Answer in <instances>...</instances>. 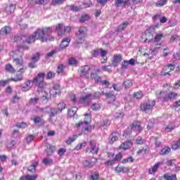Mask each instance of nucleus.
Masks as SVG:
<instances>
[{
    "label": "nucleus",
    "mask_w": 180,
    "mask_h": 180,
    "mask_svg": "<svg viewBox=\"0 0 180 180\" xmlns=\"http://www.w3.org/2000/svg\"><path fill=\"white\" fill-rule=\"evenodd\" d=\"M51 32H53L51 27H46L43 29L38 28L34 34L27 37H25L24 44L25 43H27L28 44L34 43L36 40H41L43 43L46 41H54V37H50Z\"/></svg>",
    "instance_id": "f257e3e1"
},
{
    "label": "nucleus",
    "mask_w": 180,
    "mask_h": 180,
    "mask_svg": "<svg viewBox=\"0 0 180 180\" xmlns=\"http://www.w3.org/2000/svg\"><path fill=\"white\" fill-rule=\"evenodd\" d=\"M45 76L46 73L39 72L32 80V82L35 84V85L38 84V91H43V89H44L47 85V84L44 82Z\"/></svg>",
    "instance_id": "f03ea898"
},
{
    "label": "nucleus",
    "mask_w": 180,
    "mask_h": 180,
    "mask_svg": "<svg viewBox=\"0 0 180 180\" xmlns=\"http://www.w3.org/2000/svg\"><path fill=\"white\" fill-rule=\"evenodd\" d=\"M86 33V28L85 27H81L78 32H76V44L82 43L83 39L85 37Z\"/></svg>",
    "instance_id": "7ed1b4c3"
},
{
    "label": "nucleus",
    "mask_w": 180,
    "mask_h": 180,
    "mask_svg": "<svg viewBox=\"0 0 180 180\" xmlns=\"http://www.w3.org/2000/svg\"><path fill=\"white\" fill-rule=\"evenodd\" d=\"M56 32L58 36H64L65 33H70L71 32V27H64V25L58 24V25L56 26Z\"/></svg>",
    "instance_id": "20e7f679"
},
{
    "label": "nucleus",
    "mask_w": 180,
    "mask_h": 180,
    "mask_svg": "<svg viewBox=\"0 0 180 180\" xmlns=\"http://www.w3.org/2000/svg\"><path fill=\"white\" fill-rule=\"evenodd\" d=\"M86 153H91V154H98L99 152V145L94 142V141H89V147L86 149Z\"/></svg>",
    "instance_id": "39448f33"
},
{
    "label": "nucleus",
    "mask_w": 180,
    "mask_h": 180,
    "mask_svg": "<svg viewBox=\"0 0 180 180\" xmlns=\"http://www.w3.org/2000/svg\"><path fill=\"white\" fill-rule=\"evenodd\" d=\"M85 118L84 122H79V123L76 124V127H77L78 128L79 127H84V126H88L89 124V123H91V114L89 113H86L84 114Z\"/></svg>",
    "instance_id": "423d86ee"
},
{
    "label": "nucleus",
    "mask_w": 180,
    "mask_h": 180,
    "mask_svg": "<svg viewBox=\"0 0 180 180\" xmlns=\"http://www.w3.org/2000/svg\"><path fill=\"white\" fill-rule=\"evenodd\" d=\"M94 99L92 98V94H86L84 96H82L80 98L79 103H82L83 105H85L86 106H88L91 103V101Z\"/></svg>",
    "instance_id": "0eeeda50"
},
{
    "label": "nucleus",
    "mask_w": 180,
    "mask_h": 180,
    "mask_svg": "<svg viewBox=\"0 0 180 180\" xmlns=\"http://www.w3.org/2000/svg\"><path fill=\"white\" fill-rule=\"evenodd\" d=\"M90 71H91V67H89V65L82 66L80 69L81 77H84L85 78H89Z\"/></svg>",
    "instance_id": "6e6552de"
},
{
    "label": "nucleus",
    "mask_w": 180,
    "mask_h": 180,
    "mask_svg": "<svg viewBox=\"0 0 180 180\" xmlns=\"http://www.w3.org/2000/svg\"><path fill=\"white\" fill-rule=\"evenodd\" d=\"M133 146V142L131 141H128L123 142L118 148V151H126V150H129L130 147Z\"/></svg>",
    "instance_id": "1a4fd4ad"
},
{
    "label": "nucleus",
    "mask_w": 180,
    "mask_h": 180,
    "mask_svg": "<svg viewBox=\"0 0 180 180\" xmlns=\"http://www.w3.org/2000/svg\"><path fill=\"white\" fill-rule=\"evenodd\" d=\"M175 70V65L169 64L165 67L163 69V72H162V75L163 77H166V75H171L169 73L171 71H174Z\"/></svg>",
    "instance_id": "9d476101"
},
{
    "label": "nucleus",
    "mask_w": 180,
    "mask_h": 180,
    "mask_svg": "<svg viewBox=\"0 0 180 180\" xmlns=\"http://www.w3.org/2000/svg\"><path fill=\"white\" fill-rule=\"evenodd\" d=\"M153 106H155V101H148V103H146L141 105V109L144 112H146V110H150L153 109Z\"/></svg>",
    "instance_id": "9b49d317"
},
{
    "label": "nucleus",
    "mask_w": 180,
    "mask_h": 180,
    "mask_svg": "<svg viewBox=\"0 0 180 180\" xmlns=\"http://www.w3.org/2000/svg\"><path fill=\"white\" fill-rule=\"evenodd\" d=\"M33 82H31L30 80L27 81L24 84H22L21 91H22V92H27V91H30L33 87Z\"/></svg>",
    "instance_id": "f8f14e48"
},
{
    "label": "nucleus",
    "mask_w": 180,
    "mask_h": 180,
    "mask_svg": "<svg viewBox=\"0 0 180 180\" xmlns=\"http://www.w3.org/2000/svg\"><path fill=\"white\" fill-rule=\"evenodd\" d=\"M104 95L107 98L108 103H113V102L116 101V96L115 95V91L104 93Z\"/></svg>",
    "instance_id": "ddd939ff"
},
{
    "label": "nucleus",
    "mask_w": 180,
    "mask_h": 180,
    "mask_svg": "<svg viewBox=\"0 0 180 180\" xmlns=\"http://www.w3.org/2000/svg\"><path fill=\"white\" fill-rule=\"evenodd\" d=\"M97 161L98 159H96V158H93V160H85L83 162V165L85 168L87 169L92 168V167H94V165L96 164Z\"/></svg>",
    "instance_id": "4468645a"
},
{
    "label": "nucleus",
    "mask_w": 180,
    "mask_h": 180,
    "mask_svg": "<svg viewBox=\"0 0 180 180\" xmlns=\"http://www.w3.org/2000/svg\"><path fill=\"white\" fill-rule=\"evenodd\" d=\"M115 4L117 8H124L126 5L130 4V0H115Z\"/></svg>",
    "instance_id": "2eb2a0df"
},
{
    "label": "nucleus",
    "mask_w": 180,
    "mask_h": 180,
    "mask_svg": "<svg viewBox=\"0 0 180 180\" xmlns=\"http://www.w3.org/2000/svg\"><path fill=\"white\" fill-rule=\"evenodd\" d=\"M131 130H134V131H137L138 133H140L141 130H143V128L140 125V122L135 121L132 124Z\"/></svg>",
    "instance_id": "dca6fc26"
},
{
    "label": "nucleus",
    "mask_w": 180,
    "mask_h": 180,
    "mask_svg": "<svg viewBox=\"0 0 180 180\" xmlns=\"http://www.w3.org/2000/svg\"><path fill=\"white\" fill-rule=\"evenodd\" d=\"M145 36V43H150L153 39H154V35L150 31L147 30L145 32V34L143 35V37Z\"/></svg>",
    "instance_id": "f3484780"
},
{
    "label": "nucleus",
    "mask_w": 180,
    "mask_h": 180,
    "mask_svg": "<svg viewBox=\"0 0 180 180\" xmlns=\"http://www.w3.org/2000/svg\"><path fill=\"white\" fill-rule=\"evenodd\" d=\"M12 32V29L9 26L3 27L0 30L1 36H8Z\"/></svg>",
    "instance_id": "a211bd4d"
},
{
    "label": "nucleus",
    "mask_w": 180,
    "mask_h": 180,
    "mask_svg": "<svg viewBox=\"0 0 180 180\" xmlns=\"http://www.w3.org/2000/svg\"><path fill=\"white\" fill-rule=\"evenodd\" d=\"M122 55H115L113 60H112V65L114 67H117V65H119V63L122 62Z\"/></svg>",
    "instance_id": "6ab92c4d"
},
{
    "label": "nucleus",
    "mask_w": 180,
    "mask_h": 180,
    "mask_svg": "<svg viewBox=\"0 0 180 180\" xmlns=\"http://www.w3.org/2000/svg\"><path fill=\"white\" fill-rule=\"evenodd\" d=\"M119 140V134L117 132H113L109 136L110 144H113L114 141H117Z\"/></svg>",
    "instance_id": "aec40b11"
},
{
    "label": "nucleus",
    "mask_w": 180,
    "mask_h": 180,
    "mask_svg": "<svg viewBox=\"0 0 180 180\" xmlns=\"http://www.w3.org/2000/svg\"><path fill=\"white\" fill-rule=\"evenodd\" d=\"M70 41H71V39H70L69 38L64 39L60 43V49L61 50L67 49V47H68V45L70 44Z\"/></svg>",
    "instance_id": "412c9836"
},
{
    "label": "nucleus",
    "mask_w": 180,
    "mask_h": 180,
    "mask_svg": "<svg viewBox=\"0 0 180 180\" xmlns=\"http://www.w3.org/2000/svg\"><path fill=\"white\" fill-rule=\"evenodd\" d=\"M98 126L99 127H104V129H106V127H109V126H110V120H103L98 123Z\"/></svg>",
    "instance_id": "4be33fe9"
},
{
    "label": "nucleus",
    "mask_w": 180,
    "mask_h": 180,
    "mask_svg": "<svg viewBox=\"0 0 180 180\" xmlns=\"http://www.w3.org/2000/svg\"><path fill=\"white\" fill-rule=\"evenodd\" d=\"M31 120L34 122V124H39V126L41 124H44V120H43L41 117H35L31 118Z\"/></svg>",
    "instance_id": "5701e85b"
},
{
    "label": "nucleus",
    "mask_w": 180,
    "mask_h": 180,
    "mask_svg": "<svg viewBox=\"0 0 180 180\" xmlns=\"http://www.w3.org/2000/svg\"><path fill=\"white\" fill-rule=\"evenodd\" d=\"M46 155L50 156L53 154V153H54V151H56V147L53 146L51 145H46Z\"/></svg>",
    "instance_id": "b1692460"
},
{
    "label": "nucleus",
    "mask_w": 180,
    "mask_h": 180,
    "mask_svg": "<svg viewBox=\"0 0 180 180\" xmlns=\"http://www.w3.org/2000/svg\"><path fill=\"white\" fill-rule=\"evenodd\" d=\"M160 165H162V162H158L156 163L152 168L149 169V174H155L157 172V170L158 169V167Z\"/></svg>",
    "instance_id": "393cba45"
},
{
    "label": "nucleus",
    "mask_w": 180,
    "mask_h": 180,
    "mask_svg": "<svg viewBox=\"0 0 180 180\" xmlns=\"http://www.w3.org/2000/svg\"><path fill=\"white\" fill-rule=\"evenodd\" d=\"M25 40H26V37L25 36H19V35H15L14 37V41L16 43H22L25 44Z\"/></svg>",
    "instance_id": "a878e982"
},
{
    "label": "nucleus",
    "mask_w": 180,
    "mask_h": 180,
    "mask_svg": "<svg viewBox=\"0 0 180 180\" xmlns=\"http://www.w3.org/2000/svg\"><path fill=\"white\" fill-rule=\"evenodd\" d=\"M23 80V75L22 74H17L15 77L11 78V81H13V82H19Z\"/></svg>",
    "instance_id": "bb28decb"
},
{
    "label": "nucleus",
    "mask_w": 180,
    "mask_h": 180,
    "mask_svg": "<svg viewBox=\"0 0 180 180\" xmlns=\"http://www.w3.org/2000/svg\"><path fill=\"white\" fill-rule=\"evenodd\" d=\"M39 165L38 162H32L30 166L28 167V171L30 172H36V167Z\"/></svg>",
    "instance_id": "cd10ccee"
},
{
    "label": "nucleus",
    "mask_w": 180,
    "mask_h": 180,
    "mask_svg": "<svg viewBox=\"0 0 180 180\" xmlns=\"http://www.w3.org/2000/svg\"><path fill=\"white\" fill-rule=\"evenodd\" d=\"M165 180H177L176 174H165L163 176Z\"/></svg>",
    "instance_id": "c85d7f7f"
},
{
    "label": "nucleus",
    "mask_w": 180,
    "mask_h": 180,
    "mask_svg": "<svg viewBox=\"0 0 180 180\" xmlns=\"http://www.w3.org/2000/svg\"><path fill=\"white\" fill-rule=\"evenodd\" d=\"M5 70L7 71V72H11V74H15V72H16V70L15 68H13V66H12L11 64L6 65Z\"/></svg>",
    "instance_id": "c756f323"
},
{
    "label": "nucleus",
    "mask_w": 180,
    "mask_h": 180,
    "mask_svg": "<svg viewBox=\"0 0 180 180\" xmlns=\"http://www.w3.org/2000/svg\"><path fill=\"white\" fill-rule=\"evenodd\" d=\"M101 108V103H94L90 105V108L91 110L98 111L100 110Z\"/></svg>",
    "instance_id": "7c9ffc66"
},
{
    "label": "nucleus",
    "mask_w": 180,
    "mask_h": 180,
    "mask_svg": "<svg viewBox=\"0 0 180 180\" xmlns=\"http://www.w3.org/2000/svg\"><path fill=\"white\" fill-rule=\"evenodd\" d=\"M171 153V148L169 147H165L162 148L160 152V155H167Z\"/></svg>",
    "instance_id": "2f4dec72"
},
{
    "label": "nucleus",
    "mask_w": 180,
    "mask_h": 180,
    "mask_svg": "<svg viewBox=\"0 0 180 180\" xmlns=\"http://www.w3.org/2000/svg\"><path fill=\"white\" fill-rule=\"evenodd\" d=\"M78 110V108L77 107H72V108L69 109L68 111V115L72 117V116L75 115V113H77V111Z\"/></svg>",
    "instance_id": "473e14b6"
},
{
    "label": "nucleus",
    "mask_w": 180,
    "mask_h": 180,
    "mask_svg": "<svg viewBox=\"0 0 180 180\" xmlns=\"http://www.w3.org/2000/svg\"><path fill=\"white\" fill-rule=\"evenodd\" d=\"M82 127V131L84 134H86L87 133H91V131H92V127L91 126L84 125V127Z\"/></svg>",
    "instance_id": "72a5a7b5"
},
{
    "label": "nucleus",
    "mask_w": 180,
    "mask_h": 180,
    "mask_svg": "<svg viewBox=\"0 0 180 180\" xmlns=\"http://www.w3.org/2000/svg\"><path fill=\"white\" fill-rule=\"evenodd\" d=\"M149 150H150L148 149V146H145L143 148H140L138 150L137 154H139V155H140V154H148Z\"/></svg>",
    "instance_id": "f704fd0d"
},
{
    "label": "nucleus",
    "mask_w": 180,
    "mask_h": 180,
    "mask_svg": "<svg viewBox=\"0 0 180 180\" xmlns=\"http://www.w3.org/2000/svg\"><path fill=\"white\" fill-rule=\"evenodd\" d=\"M127 26H129V22H124L118 27L117 32H122V30H124V29L127 28Z\"/></svg>",
    "instance_id": "c9c22d12"
},
{
    "label": "nucleus",
    "mask_w": 180,
    "mask_h": 180,
    "mask_svg": "<svg viewBox=\"0 0 180 180\" xmlns=\"http://www.w3.org/2000/svg\"><path fill=\"white\" fill-rule=\"evenodd\" d=\"M57 113H60V111L56 108H51L49 116L50 117H54L57 115Z\"/></svg>",
    "instance_id": "e433bc0d"
},
{
    "label": "nucleus",
    "mask_w": 180,
    "mask_h": 180,
    "mask_svg": "<svg viewBox=\"0 0 180 180\" xmlns=\"http://www.w3.org/2000/svg\"><path fill=\"white\" fill-rule=\"evenodd\" d=\"M76 139H78V135H77V134H75L72 136L69 137L68 139L66 140V144H69L70 145L72 143H74V141Z\"/></svg>",
    "instance_id": "4c0bfd02"
},
{
    "label": "nucleus",
    "mask_w": 180,
    "mask_h": 180,
    "mask_svg": "<svg viewBox=\"0 0 180 180\" xmlns=\"http://www.w3.org/2000/svg\"><path fill=\"white\" fill-rule=\"evenodd\" d=\"M6 11L7 13H13V12H15V5L10 4L6 8Z\"/></svg>",
    "instance_id": "58836bf2"
},
{
    "label": "nucleus",
    "mask_w": 180,
    "mask_h": 180,
    "mask_svg": "<svg viewBox=\"0 0 180 180\" xmlns=\"http://www.w3.org/2000/svg\"><path fill=\"white\" fill-rule=\"evenodd\" d=\"M53 89L56 91L54 93V96H57V95H60V84H55L53 85Z\"/></svg>",
    "instance_id": "ea45409f"
},
{
    "label": "nucleus",
    "mask_w": 180,
    "mask_h": 180,
    "mask_svg": "<svg viewBox=\"0 0 180 180\" xmlns=\"http://www.w3.org/2000/svg\"><path fill=\"white\" fill-rule=\"evenodd\" d=\"M40 101V98L39 97H35V98H32L30 99V105H37L39 103V101Z\"/></svg>",
    "instance_id": "a19ab883"
},
{
    "label": "nucleus",
    "mask_w": 180,
    "mask_h": 180,
    "mask_svg": "<svg viewBox=\"0 0 180 180\" xmlns=\"http://www.w3.org/2000/svg\"><path fill=\"white\" fill-rule=\"evenodd\" d=\"M31 60L32 61H33V63H37V61L40 60V53H39V52H37L32 56Z\"/></svg>",
    "instance_id": "79ce46f5"
},
{
    "label": "nucleus",
    "mask_w": 180,
    "mask_h": 180,
    "mask_svg": "<svg viewBox=\"0 0 180 180\" xmlns=\"http://www.w3.org/2000/svg\"><path fill=\"white\" fill-rule=\"evenodd\" d=\"M176 96H178V94L176 93L167 91L168 101H172V99H174V98H175Z\"/></svg>",
    "instance_id": "37998d69"
},
{
    "label": "nucleus",
    "mask_w": 180,
    "mask_h": 180,
    "mask_svg": "<svg viewBox=\"0 0 180 180\" xmlns=\"http://www.w3.org/2000/svg\"><path fill=\"white\" fill-rule=\"evenodd\" d=\"M102 95H105V92L102 91L101 92H95L94 94H92L93 99H98V98H101Z\"/></svg>",
    "instance_id": "c03bdc74"
},
{
    "label": "nucleus",
    "mask_w": 180,
    "mask_h": 180,
    "mask_svg": "<svg viewBox=\"0 0 180 180\" xmlns=\"http://www.w3.org/2000/svg\"><path fill=\"white\" fill-rule=\"evenodd\" d=\"M63 109H65V103L64 102H60L58 104V110L61 112Z\"/></svg>",
    "instance_id": "a18cd8bd"
},
{
    "label": "nucleus",
    "mask_w": 180,
    "mask_h": 180,
    "mask_svg": "<svg viewBox=\"0 0 180 180\" xmlns=\"http://www.w3.org/2000/svg\"><path fill=\"white\" fill-rule=\"evenodd\" d=\"M134 162V158L132 156H129L124 160H122V164H127V162Z\"/></svg>",
    "instance_id": "49530a36"
},
{
    "label": "nucleus",
    "mask_w": 180,
    "mask_h": 180,
    "mask_svg": "<svg viewBox=\"0 0 180 180\" xmlns=\"http://www.w3.org/2000/svg\"><path fill=\"white\" fill-rule=\"evenodd\" d=\"M180 40V36L179 35H173L171 38H170V42L171 43H174V41H179Z\"/></svg>",
    "instance_id": "de8ad7c7"
},
{
    "label": "nucleus",
    "mask_w": 180,
    "mask_h": 180,
    "mask_svg": "<svg viewBox=\"0 0 180 180\" xmlns=\"http://www.w3.org/2000/svg\"><path fill=\"white\" fill-rule=\"evenodd\" d=\"M125 88H131L133 86V82L130 80H126L124 82Z\"/></svg>",
    "instance_id": "09e8293b"
},
{
    "label": "nucleus",
    "mask_w": 180,
    "mask_h": 180,
    "mask_svg": "<svg viewBox=\"0 0 180 180\" xmlns=\"http://www.w3.org/2000/svg\"><path fill=\"white\" fill-rule=\"evenodd\" d=\"M167 2H168V0H160L156 3V6H164V5H166Z\"/></svg>",
    "instance_id": "8fccbe9b"
},
{
    "label": "nucleus",
    "mask_w": 180,
    "mask_h": 180,
    "mask_svg": "<svg viewBox=\"0 0 180 180\" xmlns=\"http://www.w3.org/2000/svg\"><path fill=\"white\" fill-rule=\"evenodd\" d=\"M15 65H17V67H22L23 65V62L22 60H20L19 58H15L13 60Z\"/></svg>",
    "instance_id": "3c124183"
},
{
    "label": "nucleus",
    "mask_w": 180,
    "mask_h": 180,
    "mask_svg": "<svg viewBox=\"0 0 180 180\" xmlns=\"http://www.w3.org/2000/svg\"><path fill=\"white\" fill-rule=\"evenodd\" d=\"M134 98H136V99H141V98H143V92L138 91V92L134 93Z\"/></svg>",
    "instance_id": "603ef678"
},
{
    "label": "nucleus",
    "mask_w": 180,
    "mask_h": 180,
    "mask_svg": "<svg viewBox=\"0 0 180 180\" xmlns=\"http://www.w3.org/2000/svg\"><path fill=\"white\" fill-rule=\"evenodd\" d=\"M28 2H30V4L34 2V4H37V5H43V4H44V0H28Z\"/></svg>",
    "instance_id": "864d4df0"
},
{
    "label": "nucleus",
    "mask_w": 180,
    "mask_h": 180,
    "mask_svg": "<svg viewBox=\"0 0 180 180\" xmlns=\"http://www.w3.org/2000/svg\"><path fill=\"white\" fill-rule=\"evenodd\" d=\"M122 152L120 151V153L116 155L112 160H114L115 162H117V161H120V160H122Z\"/></svg>",
    "instance_id": "5fc2aeb1"
},
{
    "label": "nucleus",
    "mask_w": 180,
    "mask_h": 180,
    "mask_svg": "<svg viewBox=\"0 0 180 180\" xmlns=\"http://www.w3.org/2000/svg\"><path fill=\"white\" fill-rule=\"evenodd\" d=\"M136 144H139V146H141L142 144H143L144 143H146V141H144V139H143V138H141V136L138 137L136 140Z\"/></svg>",
    "instance_id": "6e6d98bb"
},
{
    "label": "nucleus",
    "mask_w": 180,
    "mask_h": 180,
    "mask_svg": "<svg viewBox=\"0 0 180 180\" xmlns=\"http://www.w3.org/2000/svg\"><path fill=\"white\" fill-rule=\"evenodd\" d=\"M67 8H69V11H72L73 12H78L79 11V8L75 6H67Z\"/></svg>",
    "instance_id": "4d7b16f0"
},
{
    "label": "nucleus",
    "mask_w": 180,
    "mask_h": 180,
    "mask_svg": "<svg viewBox=\"0 0 180 180\" xmlns=\"http://www.w3.org/2000/svg\"><path fill=\"white\" fill-rule=\"evenodd\" d=\"M37 179V175H26L25 180H36Z\"/></svg>",
    "instance_id": "13d9d810"
},
{
    "label": "nucleus",
    "mask_w": 180,
    "mask_h": 180,
    "mask_svg": "<svg viewBox=\"0 0 180 180\" xmlns=\"http://www.w3.org/2000/svg\"><path fill=\"white\" fill-rule=\"evenodd\" d=\"M91 77L94 78L95 82H99L101 81V77H98L96 74L91 73Z\"/></svg>",
    "instance_id": "bf43d9fd"
},
{
    "label": "nucleus",
    "mask_w": 180,
    "mask_h": 180,
    "mask_svg": "<svg viewBox=\"0 0 180 180\" xmlns=\"http://www.w3.org/2000/svg\"><path fill=\"white\" fill-rule=\"evenodd\" d=\"M43 163L44 164V165H50L53 164V160L51 159L44 158L43 160Z\"/></svg>",
    "instance_id": "052dcab7"
},
{
    "label": "nucleus",
    "mask_w": 180,
    "mask_h": 180,
    "mask_svg": "<svg viewBox=\"0 0 180 180\" xmlns=\"http://www.w3.org/2000/svg\"><path fill=\"white\" fill-rule=\"evenodd\" d=\"M11 82V79H8L6 80H0V86H6L7 84Z\"/></svg>",
    "instance_id": "680f3d73"
},
{
    "label": "nucleus",
    "mask_w": 180,
    "mask_h": 180,
    "mask_svg": "<svg viewBox=\"0 0 180 180\" xmlns=\"http://www.w3.org/2000/svg\"><path fill=\"white\" fill-rule=\"evenodd\" d=\"M99 54H101V50H99V49L94 50L91 52L92 57H98V56H99Z\"/></svg>",
    "instance_id": "e2e57ef3"
},
{
    "label": "nucleus",
    "mask_w": 180,
    "mask_h": 180,
    "mask_svg": "<svg viewBox=\"0 0 180 180\" xmlns=\"http://www.w3.org/2000/svg\"><path fill=\"white\" fill-rule=\"evenodd\" d=\"M156 96L158 99H160V101H164V91L158 92L156 94Z\"/></svg>",
    "instance_id": "0e129e2a"
},
{
    "label": "nucleus",
    "mask_w": 180,
    "mask_h": 180,
    "mask_svg": "<svg viewBox=\"0 0 180 180\" xmlns=\"http://www.w3.org/2000/svg\"><path fill=\"white\" fill-rule=\"evenodd\" d=\"M64 1L65 0H52V5H61V4H63V2H64Z\"/></svg>",
    "instance_id": "69168bd1"
},
{
    "label": "nucleus",
    "mask_w": 180,
    "mask_h": 180,
    "mask_svg": "<svg viewBox=\"0 0 180 180\" xmlns=\"http://www.w3.org/2000/svg\"><path fill=\"white\" fill-rule=\"evenodd\" d=\"M27 143L30 144V143H32L33 140H34V136L33 135H28V137L26 138Z\"/></svg>",
    "instance_id": "338daca9"
},
{
    "label": "nucleus",
    "mask_w": 180,
    "mask_h": 180,
    "mask_svg": "<svg viewBox=\"0 0 180 180\" xmlns=\"http://www.w3.org/2000/svg\"><path fill=\"white\" fill-rule=\"evenodd\" d=\"M164 37V35L162 34H158L155 37V41H160L162 38Z\"/></svg>",
    "instance_id": "774afa93"
}]
</instances>
